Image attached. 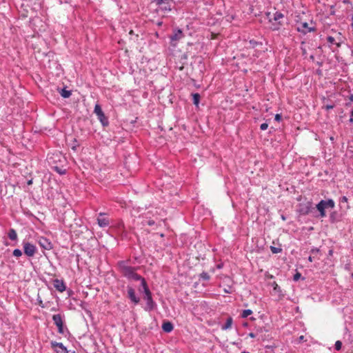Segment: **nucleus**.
<instances>
[{"mask_svg": "<svg viewBox=\"0 0 353 353\" xmlns=\"http://www.w3.org/2000/svg\"><path fill=\"white\" fill-rule=\"evenodd\" d=\"M296 30L298 32L305 34L308 32L314 31L315 28L314 26H309V24L307 22H300L297 24Z\"/></svg>", "mask_w": 353, "mask_h": 353, "instance_id": "6e6552de", "label": "nucleus"}, {"mask_svg": "<svg viewBox=\"0 0 353 353\" xmlns=\"http://www.w3.org/2000/svg\"><path fill=\"white\" fill-rule=\"evenodd\" d=\"M268 127V123H262V124L260 125V129H261V130H267Z\"/></svg>", "mask_w": 353, "mask_h": 353, "instance_id": "cd10ccee", "label": "nucleus"}, {"mask_svg": "<svg viewBox=\"0 0 353 353\" xmlns=\"http://www.w3.org/2000/svg\"><path fill=\"white\" fill-rule=\"evenodd\" d=\"M343 3H351L350 0H343Z\"/></svg>", "mask_w": 353, "mask_h": 353, "instance_id": "4c0bfd02", "label": "nucleus"}, {"mask_svg": "<svg viewBox=\"0 0 353 353\" xmlns=\"http://www.w3.org/2000/svg\"><path fill=\"white\" fill-rule=\"evenodd\" d=\"M130 34H133V30H130Z\"/></svg>", "mask_w": 353, "mask_h": 353, "instance_id": "a19ab883", "label": "nucleus"}, {"mask_svg": "<svg viewBox=\"0 0 353 353\" xmlns=\"http://www.w3.org/2000/svg\"><path fill=\"white\" fill-rule=\"evenodd\" d=\"M273 287H274V290L277 291V292H281V288L277 285V283L276 282L273 283Z\"/></svg>", "mask_w": 353, "mask_h": 353, "instance_id": "bb28decb", "label": "nucleus"}, {"mask_svg": "<svg viewBox=\"0 0 353 353\" xmlns=\"http://www.w3.org/2000/svg\"><path fill=\"white\" fill-rule=\"evenodd\" d=\"M252 314V311L251 310H245L243 311L242 314H241V316L243 318H246L248 317L249 315Z\"/></svg>", "mask_w": 353, "mask_h": 353, "instance_id": "4be33fe9", "label": "nucleus"}, {"mask_svg": "<svg viewBox=\"0 0 353 353\" xmlns=\"http://www.w3.org/2000/svg\"><path fill=\"white\" fill-rule=\"evenodd\" d=\"M39 301V304L41 307H44V305H43V301L41 300H38Z\"/></svg>", "mask_w": 353, "mask_h": 353, "instance_id": "c9c22d12", "label": "nucleus"}, {"mask_svg": "<svg viewBox=\"0 0 353 353\" xmlns=\"http://www.w3.org/2000/svg\"><path fill=\"white\" fill-rule=\"evenodd\" d=\"M325 108H326L327 110H330V109L334 108V105H327L325 106Z\"/></svg>", "mask_w": 353, "mask_h": 353, "instance_id": "72a5a7b5", "label": "nucleus"}, {"mask_svg": "<svg viewBox=\"0 0 353 353\" xmlns=\"http://www.w3.org/2000/svg\"><path fill=\"white\" fill-rule=\"evenodd\" d=\"M52 320L54 321V323L57 325L58 328V332L59 334H64V328H63V322L62 319V316L61 314H54L52 316Z\"/></svg>", "mask_w": 353, "mask_h": 353, "instance_id": "0eeeda50", "label": "nucleus"}, {"mask_svg": "<svg viewBox=\"0 0 353 353\" xmlns=\"http://www.w3.org/2000/svg\"><path fill=\"white\" fill-rule=\"evenodd\" d=\"M118 266L120 272L122 274L130 279H134L136 281H141V285H142V278L140 275L135 272V268L131 266H128L125 262L120 261L118 263Z\"/></svg>", "mask_w": 353, "mask_h": 353, "instance_id": "f257e3e1", "label": "nucleus"}, {"mask_svg": "<svg viewBox=\"0 0 353 353\" xmlns=\"http://www.w3.org/2000/svg\"><path fill=\"white\" fill-rule=\"evenodd\" d=\"M283 17H284V15L280 12H276L274 14L272 19L275 22H276V23L273 24V26H274L273 28V30H279L280 28V27L283 25L282 23L280 21V19H283Z\"/></svg>", "mask_w": 353, "mask_h": 353, "instance_id": "9b49d317", "label": "nucleus"}, {"mask_svg": "<svg viewBox=\"0 0 353 353\" xmlns=\"http://www.w3.org/2000/svg\"><path fill=\"white\" fill-rule=\"evenodd\" d=\"M39 245L45 250H50L52 248L51 242L45 237H40L38 240Z\"/></svg>", "mask_w": 353, "mask_h": 353, "instance_id": "f8f14e48", "label": "nucleus"}, {"mask_svg": "<svg viewBox=\"0 0 353 353\" xmlns=\"http://www.w3.org/2000/svg\"><path fill=\"white\" fill-rule=\"evenodd\" d=\"M94 112L97 116L98 119L101 121L103 126H106L108 125V119L105 116L99 104L95 105Z\"/></svg>", "mask_w": 353, "mask_h": 353, "instance_id": "20e7f679", "label": "nucleus"}, {"mask_svg": "<svg viewBox=\"0 0 353 353\" xmlns=\"http://www.w3.org/2000/svg\"><path fill=\"white\" fill-rule=\"evenodd\" d=\"M351 116L353 117V110L351 112Z\"/></svg>", "mask_w": 353, "mask_h": 353, "instance_id": "c03bdc74", "label": "nucleus"}, {"mask_svg": "<svg viewBox=\"0 0 353 353\" xmlns=\"http://www.w3.org/2000/svg\"><path fill=\"white\" fill-rule=\"evenodd\" d=\"M154 223H155V222L153 220H150V221H147V225H148L150 226L154 225Z\"/></svg>", "mask_w": 353, "mask_h": 353, "instance_id": "2f4dec72", "label": "nucleus"}, {"mask_svg": "<svg viewBox=\"0 0 353 353\" xmlns=\"http://www.w3.org/2000/svg\"><path fill=\"white\" fill-rule=\"evenodd\" d=\"M8 236L12 241H15L17 239V234L14 229H10L8 232Z\"/></svg>", "mask_w": 353, "mask_h": 353, "instance_id": "f3484780", "label": "nucleus"}, {"mask_svg": "<svg viewBox=\"0 0 353 353\" xmlns=\"http://www.w3.org/2000/svg\"><path fill=\"white\" fill-rule=\"evenodd\" d=\"M351 27L353 28V21H352Z\"/></svg>", "mask_w": 353, "mask_h": 353, "instance_id": "37998d69", "label": "nucleus"}, {"mask_svg": "<svg viewBox=\"0 0 353 353\" xmlns=\"http://www.w3.org/2000/svg\"><path fill=\"white\" fill-rule=\"evenodd\" d=\"M217 268H221V265H217Z\"/></svg>", "mask_w": 353, "mask_h": 353, "instance_id": "79ce46f5", "label": "nucleus"}, {"mask_svg": "<svg viewBox=\"0 0 353 353\" xmlns=\"http://www.w3.org/2000/svg\"><path fill=\"white\" fill-rule=\"evenodd\" d=\"M24 253L28 257H32L37 252V248L33 244L29 242H23Z\"/></svg>", "mask_w": 353, "mask_h": 353, "instance_id": "423d86ee", "label": "nucleus"}, {"mask_svg": "<svg viewBox=\"0 0 353 353\" xmlns=\"http://www.w3.org/2000/svg\"><path fill=\"white\" fill-rule=\"evenodd\" d=\"M141 285L145 294L144 299L146 301V306L145 307V310L146 311L150 312L156 307L157 305L152 299V293L150 289L148 288V286L145 279H142V285Z\"/></svg>", "mask_w": 353, "mask_h": 353, "instance_id": "f03ea898", "label": "nucleus"}, {"mask_svg": "<svg viewBox=\"0 0 353 353\" xmlns=\"http://www.w3.org/2000/svg\"><path fill=\"white\" fill-rule=\"evenodd\" d=\"M327 42H328L329 43H330V44H336V45H337V46H339V43H336L335 42V39H334L333 37H332V36H329V37H327Z\"/></svg>", "mask_w": 353, "mask_h": 353, "instance_id": "b1692460", "label": "nucleus"}, {"mask_svg": "<svg viewBox=\"0 0 353 353\" xmlns=\"http://www.w3.org/2000/svg\"><path fill=\"white\" fill-rule=\"evenodd\" d=\"M342 347V343L340 341H336L334 345V347L337 351L341 350Z\"/></svg>", "mask_w": 353, "mask_h": 353, "instance_id": "a878e982", "label": "nucleus"}, {"mask_svg": "<svg viewBox=\"0 0 353 353\" xmlns=\"http://www.w3.org/2000/svg\"><path fill=\"white\" fill-rule=\"evenodd\" d=\"M72 353H75L74 352H72Z\"/></svg>", "mask_w": 353, "mask_h": 353, "instance_id": "49530a36", "label": "nucleus"}, {"mask_svg": "<svg viewBox=\"0 0 353 353\" xmlns=\"http://www.w3.org/2000/svg\"><path fill=\"white\" fill-rule=\"evenodd\" d=\"M249 336L251 337V338H254L256 336V335L254 333L250 332L249 334Z\"/></svg>", "mask_w": 353, "mask_h": 353, "instance_id": "e433bc0d", "label": "nucleus"}, {"mask_svg": "<svg viewBox=\"0 0 353 353\" xmlns=\"http://www.w3.org/2000/svg\"><path fill=\"white\" fill-rule=\"evenodd\" d=\"M241 353H250V352H241Z\"/></svg>", "mask_w": 353, "mask_h": 353, "instance_id": "a18cd8bd", "label": "nucleus"}, {"mask_svg": "<svg viewBox=\"0 0 353 353\" xmlns=\"http://www.w3.org/2000/svg\"><path fill=\"white\" fill-rule=\"evenodd\" d=\"M103 213H99L97 218V223L101 228L107 227L110 224V221L108 218L104 216Z\"/></svg>", "mask_w": 353, "mask_h": 353, "instance_id": "4468645a", "label": "nucleus"}, {"mask_svg": "<svg viewBox=\"0 0 353 353\" xmlns=\"http://www.w3.org/2000/svg\"><path fill=\"white\" fill-rule=\"evenodd\" d=\"M270 250H271L272 252L274 253V254H278V253L281 252V250H282L281 248H276V247H274V246H271L270 247Z\"/></svg>", "mask_w": 353, "mask_h": 353, "instance_id": "393cba45", "label": "nucleus"}, {"mask_svg": "<svg viewBox=\"0 0 353 353\" xmlns=\"http://www.w3.org/2000/svg\"><path fill=\"white\" fill-rule=\"evenodd\" d=\"M54 287L60 292H63L65 290V285L63 281L59 279H55L54 281Z\"/></svg>", "mask_w": 353, "mask_h": 353, "instance_id": "2eb2a0df", "label": "nucleus"}, {"mask_svg": "<svg viewBox=\"0 0 353 353\" xmlns=\"http://www.w3.org/2000/svg\"><path fill=\"white\" fill-rule=\"evenodd\" d=\"M128 296L134 304L139 303V298L136 296L135 290L130 286H128Z\"/></svg>", "mask_w": 353, "mask_h": 353, "instance_id": "ddd939ff", "label": "nucleus"}, {"mask_svg": "<svg viewBox=\"0 0 353 353\" xmlns=\"http://www.w3.org/2000/svg\"><path fill=\"white\" fill-rule=\"evenodd\" d=\"M301 274L299 273V272H296L294 275V281H296L299 279V278L301 277Z\"/></svg>", "mask_w": 353, "mask_h": 353, "instance_id": "c85d7f7f", "label": "nucleus"}, {"mask_svg": "<svg viewBox=\"0 0 353 353\" xmlns=\"http://www.w3.org/2000/svg\"><path fill=\"white\" fill-rule=\"evenodd\" d=\"M232 324V319L231 317L226 320L225 323L222 326L223 330H228L231 328Z\"/></svg>", "mask_w": 353, "mask_h": 353, "instance_id": "a211bd4d", "label": "nucleus"}, {"mask_svg": "<svg viewBox=\"0 0 353 353\" xmlns=\"http://www.w3.org/2000/svg\"><path fill=\"white\" fill-rule=\"evenodd\" d=\"M340 203H347V198L345 196H343L340 198L339 199Z\"/></svg>", "mask_w": 353, "mask_h": 353, "instance_id": "c756f323", "label": "nucleus"}, {"mask_svg": "<svg viewBox=\"0 0 353 353\" xmlns=\"http://www.w3.org/2000/svg\"><path fill=\"white\" fill-rule=\"evenodd\" d=\"M200 279L204 281H208L210 279V276L208 273L203 272L200 274Z\"/></svg>", "mask_w": 353, "mask_h": 353, "instance_id": "412c9836", "label": "nucleus"}, {"mask_svg": "<svg viewBox=\"0 0 353 353\" xmlns=\"http://www.w3.org/2000/svg\"><path fill=\"white\" fill-rule=\"evenodd\" d=\"M12 254L16 257H20L22 256V252L19 249H15L13 250Z\"/></svg>", "mask_w": 353, "mask_h": 353, "instance_id": "5701e85b", "label": "nucleus"}, {"mask_svg": "<svg viewBox=\"0 0 353 353\" xmlns=\"http://www.w3.org/2000/svg\"><path fill=\"white\" fill-rule=\"evenodd\" d=\"M60 94L63 98H68L71 96L72 92L70 90H67L64 88L61 90Z\"/></svg>", "mask_w": 353, "mask_h": 353, "instance_id": "6ab92c4d", "label": "nucleus"}, {"mask_svg": "<svg viewBox=\"0 0 353 353\" xmlns=\"http://www.w3.org/2000/svg\"><path fill=\"white\" fill-rule=\"evenodd\" d=\"M335 206V203L332 199L321 200L317 205L316 209L320 212L321 217H325L326 216L325 209L330 208L333 209Z\"/></svg>", "mask_w": 353, "mask_h": 353, "instance_id": "7ed1b4c3", "label": "nucleus"}, {"mask_svg": "<svg viewBox=\"0 0 353 353\" xmlns=\"http://www.w3.org/2000/svg\"><path fill=\"white\" fill-rule=\"evenodd\" d=\"M184 37V34L181 29L174 30L173 34L170 37L171 46L175 47L177 42Z\"/></svg>", "mask_w": 353, "mask_h": 353, "instance_id": "39448f33", "label": "nucleus"}, {"mask_svg": "<svg viewBox=\"0 0 353 353\" xmlns=\"http://www.w3.org/2000/svg\"><path fill=\"white\" fill-rule=\"evenodd\" d=\"M350 122H353V117L351 116L350 119Z\"/></svg>", "mask_w": 353, "mask_h": 353, "instance_id": "ea45409f", "label": "nucleus"}, {"mask_svg": "<svg viewBox=\"0 0 353 353\" xmlns=\"http://www.w3.org/2000/svg\"><path fill=\"white\" fill-rule=\"evenodd\" d=\"M275 120L277 121H280L281 120V116L279 114L275 115Z\"/></svg>", "mask_w": 353, "mask_h": 353, "instance_id": "7c9ffc66", "label": "nucleus"}, {"mask_svg": "<svg viewBox=\"0 0 353 353\" xmlns=\"http://www.w3.org/2000/svg\"><path fill=\"white\" fill-rule=\"evenodd\" d=\"M313 259H314V257L310 256L309 258H308V260H309V261L312 262L313 261Z\"/></svg>", "mask_w": 353, "mask_h": 353, "instance_id": "58836bf2", "label": "nucleus"}, {"mask_svg": "<svg viewBox=\"0 0 353 353\" xmlns=\"http://www.w3.org/2000/svg\"><path fill=\"white\" fill-rule=\"evenodd\" d=\"M200 94L199 93H194V94H192V99H193V103L195 105H198L199 103V101H200Z\"/></svg>", "mask_w": 353, "mask_h": 353, "instance_id": "aec40b11", "label": "nucleus"}, {"mask_svg": "<svg viewBox=\"0 0 353 353\" xmlns=\"http://www.w3.org/2000/svg\"><path fill=\"white\" fill-rule=\"evenodd\" d=\"M55 170L57 171L59 174H64L65 173V170L63 172L61 171V169H59L58 167H55Z\"/></svg>", "mask_w": 353, "mask_h": 353, "instance_id": "473e14b6", "label": "nucleus"}, {"mask_svg": "<svg viewBox=\"0 0 353 353\" xmlns=\"http://www.w3.org/2000/svg\"><path fill=\"white\" fill-rule=\"evenodd\" d=\"M174 327L172 323L167 321L163 323L162 329L165 332H170L172 331Z\"/></svg>", "mask_w": 353, "mask_h": 353, "instance_id": "dca6fc26", "label": "nucleus"}, {"mask_svg": "<svg viewBox=\"0 0 353 353\" xmlns=\"http://www.w3.org/2000/svg\"><path fill=\"white\" fill-rule=\"evenodd\" d=\"M154 2L163 10L170 11L172 10V0H154Z\"/></svg>", "mask_w": 353, "mask_h": 353, "instance_id": "1a4fd4ad", "label": "nucleus"}, {"mask_svg": "<svg viewBox=\"0 0 353 353\" xmlns=\"http://www.w3.org/2000/svg\"><path fill=\"white\" fill-rule=\"evenodd\" d=\"M51 347L57 353H68L67 348L63 345L62 343H58L54 341L50 342Z\"/></svg>", "mask_w": 353, "mask_h": 353, "instance_id": "9d476101", "label": "nucleus"}, {"mask_svg": "<svg viewBox=\"0 0 353 353\" xmlns=\"http://www.w3.org/2000/svg\"><path fill=\"white\" fill-rule=\"evenodd\" d=\"M319 251V249H312L311 250V252L314 254V253H317Z\"/></svg>", "mask_w": 353, "mask_h": 353, "instance_id": "f704fd0d", "label": "nucleus"}]
</instances>
